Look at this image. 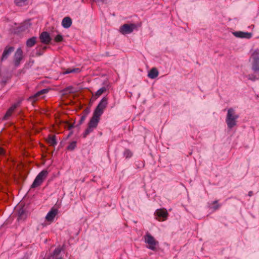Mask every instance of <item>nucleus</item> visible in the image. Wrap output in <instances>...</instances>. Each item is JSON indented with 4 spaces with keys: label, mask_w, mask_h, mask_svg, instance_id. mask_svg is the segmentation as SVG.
Returning a JSON list of instances; mask_svg holds the SVG:
<instances>
[{
    "label": "nucleus",
    "mask_w": 259,
    "mask_h": 259,
    "mask_svg": "<svg viewBox=\"0 0 259 259\" xmlns=\"http://www.w3.org/2000/svg\"><path fill=\"white\" fill-rule=\"evenodd\" d=\"M108 104V98L104 97L100 101L94 111L93 116L91 118L88 123V127L82 134V137L85 138L90 133L95 130L99 123L100 117L103 114L105 109Z\"/></svg>",
    "instance_id": "obj_1"
},
{
    "label": "nucleus",
    "mask_w": 259,
    "mask_h": 259,
    "mask_svg": "<svg viewBox=\"0 0 259 259\" xmlns=\"http://www.w3.org/2000/svg\"><path fill=\"white\" fill-rule=\"evenodd\" d=\"M239 117V115L236 113L235 110L233 108H230L228 109L226 118V123L228 128L231 129L236 125L237 119Z\"/></svg>",
    "instance_id": "obj_2"
},
{
    "label": "nucleus",
    "mask_w": 259,
    "mask_h": 259,
    "mask_svg": "<svg viewBox=\"0 0 259 259\" xmlns=\"http://www.w3.org/2000/svg\"><path fill=\"white\" fill-rule=\"evenodd\" d=\"M144 237L145 243L148 244L147 248L153 251H156L159 245L158 241L149 233H147Z\"/></svg>",
    "instance_id": "obj_3"
},
{
    "label": "nucleus",
    "mask_w": 259,
    "mask_h": 259,
    "mask_svg": "<svg viewBox=\"0 0 259 259\" xmlns=\"http://www.w3.org/2000/svg\"><path fill=\"white\" fill-rule=\"evenodd\" d=\"M48 174V171L47 170L44 169L41 171L35 178L31 186V188H35L39 186L47 177Z\"/></svg>",
    "instance_id": "obj_4"
},
{
    "label": "nucleus",
    "mask_w": 259,
    "mask_h": 259,
    "mask_svg": "<svg viewBox=\"0 0 259 259\" xmlns=\"http://www.w3.org/2000/svg\"><path fill=\"white\" fill-rule=\"evenodd\" d=\"M137 28V25L136 24H124L120 27V31L122 34H130Z\"/></svg>",
    "instance_id": "obj_5"
},
{
    "label": "nucleus",
    "mask_w": 259,
    "mask_h": 259,
    "mask_svg": "<svg viewBox=\"0 0 259 259\" xmlns=\"http://www.w3.org/2000/svg\"><path fill=\"white\" fill-rule=\"evenodd\" d=\"M23 52L21 48H19L17 49L14 55L13 62L14 66L16 67H18L20 66L21 61L23 58Z\"/></svg>",
    "instance_id": "obj_6"
},
{
    "label": "nucleus",
    "mask_w": 259,
    "mask_h": 259,
    "mask_svg": "<svg viewBox=\"0 0 259 259\" xmlns=\"http://www.w3.org/2000/svg\"><path fill=\"white\" fill-rule=\"evenodd\" d=\"M252 69L254 72H259V50H255L252 55Z\"/></svg>",
    "instance_id": "obj_7"
},
{
    "label": "nucleus",
    "mask_w": 259,
    "mask_h": 259,
    "mask_svg": "<svg viewBox=\"0 0 259 259\" xmlns=\"http://www.w3.org/2000/svg\"><path fill=\"white\" fill-rule=\"evenodd\" d=\"M31 25V24L30 20L25 21L24 22L21 23L19 26L14 29V32L15 34H19L28 29Z\"/></svg>",
    "instance_id": "obj_8"
},
{
    "label": "nucleus",
    "mask_w": 259,
    "mask_h": 259,
    "mask_svg": "<svg viewBox=\"0 0 259 259\" xmlns=\"http://www.w3.org/2000/svg\"><path fill=\"white\" fill-rule=\"evenodd\" d=\"M154 214L156 219L159 221H164L167 219L168 213L166 209H157Z\"/></svg>",
    "instance_id": "obj_9"
},
{
    "label": "nucleus",
    "mask_w": 259,
    "mask_h": 259,
    "mask_svg": "<svg viewBox=\"0 0 259 259\" xmlns=\"http://www.w3.org/2000/svg\"><path fill=\"white\" fill-rule=\"evenodd\" d=\"M15 48L13 46H10L9 45L7 46L4 50L3 53L1 57V62H3L6 60L10 56L12 53L14 51Z\"/></svg>",
    "instance_id": "obj_10"
},
{
    "label": "nucleus",
    "mask_w": 259,
    "mask_h": 259,
    "mask_svg": "<svg viewBox=\"0 0 259 259\" xmlns=\"http://www.w3.org/2000/svg\"><path fill=\"white\" fill-rule=\"evenodd\" d=\"M49 90L50 89L49 88L41 90L40 91H39L38 92L36 93L33 95L30 96L28 100V101L32 102V103H35L38 100L39 98H40L41 96L48 93Z\"/></svg>",
    "instance_id": "obj_11"
},
{
    "label": "nucleus",
    "mask_w": 259,
    "mask_h": 259,
    "mask_svg": "<svg viewBox=\"0 0 259 259\" xmlns=\"http://www.w3.org/2000/svg\"><path fill=\"white\" fill-rule=\"evenodd\" d=\"M39 39L42 44L49 45L51 43L52 40L50 33L47 31H43L39 35Z\"/></svg>",
    "instance_id": "obj_12"
},
{
    "label": "nucleus",
    "mask_w": 259,
    "mask_h": 259,
    "mask_svg": "<svg viewBox=\"0 0 259 259\" xmlns=\"http://www.w3.org/2000/svg\"><path fill=\"white\" fill-rule=\"evenodd\" d=\"M24 206L20 207L17 211L18 222L24 221L27 217V211L24 208Z\"/></svg>",
    "instance_id": "obj_13"
},
{
    "label": "nucleus",
    "mask_w": 259,
    "mask_h": 259,
    "mask_svg": "<svg viewBox=\"0 0 259 259\" xmlns=\"http://www.w3.org/2000/svg\"><path fill=\"white\" fill-rule=\"evenodd\" d=\"M233 34L236 37L238 38H247L249 39L252 36V33L251 32H243V31H234L233 32Z\"/></svg>",
    "instance_id": "obj_14"
},
{
    "label": "nucleus",
    "mask_w": 259,
    "mask_h": 259,
    "mask_svg": "<svg viewBox=\"0 0 259 259\" xmlns=\"http://www.w3.org/2000/svg\"><path fill=\"white\" fill-rule=\"evenodd\" d=\"M58 212V210L57 208L54 207L52 208L51 210L48 212L46 219L48 222H52L54 221L55 216Z\"/></svg>",
    "instance_id": "obj_15"
},
{
    "label": "nucleus",
    "mask_w": 259,
    "mask_h": 259,
    "mask_svg": "<svg viewBox=\"0 0 259 259\" xmlns=\"http://www.w3.org/2000/svg\"><path fill=\"white\" fill-rule=\"evenodd\" d=\"M72 23V20L70 17H65L62 20V25L64 28H68L71 26Z\"/></svg>",
    "instance_id": "obj_16"
},
{
    "label": "nucleus",
    "mask_w": 259,
    "mask_h": 259,
    "mask_svg": "<svg viewBox=\"0 0 259 259\" xmlns=\"http://www.w3.org/2000/svg\"><path fill=\"white\" fill-rule=\"evenodd\" d=\"M159 72L156 68H153L150 70L148 73V76L151 79H154L158 75Z\"/></svg>",
    "instance_id": "obj_17"
},
{
    "label": "nucleus",
    "mask_w": 259,
    "mask_h": 259,
    "mask_svg": "<svg viewBox=\"0 0 259 259\" xmlns=\"http://www.w3.org/2000/svg\"><path fill=\"white\" fill-rule=\"evenodd\" d=\"M36 39L37 37L36 36H33L29 38L26 42V46L28 48H31L33 47L36 44Z\"/></svg>",
    "instance_id": "obj_18"
},
{
    "label": "nucleus",
    "mask_w": 259,
    "mask_h": 259,
    "mask_svg": "<svg viewBox=\"0 0 259 259\" xmlns=\"http://www.w3.org/2000/svg\"><path fill=\"white\" fill-rule=\"evenodd\" d=\"M64 245L62 246V247H60V246L56 248L53 252L51 254L50 257H54L55 256H57L59 255L61 252L64 249ZM54 258H53L54 259Z\"/></svg>",
    "instance_id": "obj_19"
},
{
    "label": "nucleus",
    "mask_w": 259,
    "mask_h": 259,
    "mask_svg": "<svg viewBox=\"0 0 259 259\" xmlns=\"http://www.w3.org/2000/svg\"><path fill=\"white\" fill-rule=\"evenodd\" d=\"M80 72V69L78 68H68L63 72V74H67L71 73H79Z\"/></svg>",
    "instance_id": "obj_20"
},
{
    "label": "nucleus",
    "mask_w": 259,
    "mask_h": 259,
    "mask_svg": "<svg viewBox=\"0 0 259 259\" xmlns=\"http://www.w3.org/2000/svg\"><path fill=\"white\" fill-rule=\"evenodd\" d=\"M108 89V85L101 88L96 92L95 96L97 97H99L100 96L105 93Z\"/></svg>",
    "instance_id": "obj_21"
},
{
    "label": "nucleus",
    "mask_w": 259,
    "mask_h": 259,
    "mask_svg": "<svg viewBox=\"0 0 259 259\" xmlns=\"http://www.w3.org/2000/svg\"><path fill=\"white\" fill-rule=\"evenodd\" d=\"M76 147V142L74 141L69 143L66 149L68 151H72Z\"/></svg>",
    "instance_id": "obj_22"
},
{
    "label": "nucleus",
    "mask_w": 259,
    "mask_h": 259,
    "mask_svg": "<svg viewBox=\"0 0 259 259\" xmlns=\"http://www.w3.org/2000/svg\"><path fill=\"white\" fill-rule=\"evenodd\" d=\"M49 142L52 146L55 147L57 145V140L56 139V136H53L50 137L49 139Z\"/></svg>",
    "instance_id": "obj_23"
},
{
    "label": "nucleus",
    "mask_w": 259,
    "mask_h": 259,
    "mask_svg": "<svg viewBox=\"0 0 259 259\" xmlns=\"http://www.w3.org/2000/svg\"><path fill=\"white\" fill-rule=\"evenodd\" d=\"M54 40L55 42L58 43L63 41V35L61 34H58L56 36H54Z\"/></svg>",
    "instance_id": "obj_24"
},
{
    "label": "nucleus",
    "mask_w": 259,
    "mask_h": 259,
    "mask_svg": "<svg viewBox=\"0 0 259 259\" xmlns=\"http://www.w3.org/2000/svg\"><path fill=\"white\" fill-rule=\"evenodd\" d=\"M123 155L126 158H130L132 156L133 153L129 149H125L123 152Z\"/></svg>",
    "instance_id": "obj_25"
},
{
    "label": "nucleus",
    "mask_w": 259,
    "mask_h": 259,
    "mask_svg": "<svg viewBox=\"0 0 259 259\" xmlns=\"http://www.w3.org/2000/svg\"><path fill=\"white\" fill-rule=\"evenodd\" d=\"M11 114H12V112L9 110H8L7 111V112L6 113L4 116L3 117V120H7L9 118V117L11 115Z\"/></svg>",
    "instance_id": "obj_26"
},
{
    "label": "nucleus",
    "mask_w": 259,
    "mask_h": 259,
    "mask_svg": "<svg viewBox=\"0 0 259 259\" xmlns=\"http://www.w3.org/2000/svg\"><path fill=\"white\" fill-rule=\"evenodd\" d=\"M7 155L6 150L4 148L0 147V156H6Z\"/></svg>",
    "instance_id": "obj_27"
},
{
    "label": "nucleus",
    "mask_w": 259,
    "mask_h": 259,
    "mask_svg": "<svg viewBox=\"0 0 259 259\" xmlns=\"http://www.w3.org/2000/svg\"><path fill=\"white\" fill-rule=\"evenodd\" d=\"M90 112V109L89 108H86L84 109L82 112L83 115L82 116H84V117L86 118Z\"/></svg>",
    "instance_id": "obj_28"
},
{
    "label": "nucleus",
    "mask_w": 259,
    "mask_h": 259,
    "mask_svg": "<svg viewBox=\"0 0 259 259\" xmlns=\"http://www.w3.org/2000/svg\"><path fill=\"white\" fill-rule=\"evenodd\" d=\"M44 51L41 49H39L38 50H36V56H42L43 54H44Z\"/></svg>",
    "instance_id": "obj_29"
},
{
    "label": "nucleus",
    "mask_w": 259,
    "mask_h": 259,
    "mask_svg": "<svg viewBox=\"0 0 259 259\" xmlns=\"http://www.w3.org/2000/svg\"><path fill=\"white\" fill-rule=\"evenodd\" d=\"M248 79L251 80L252 81H255L257 79L256 76L254 74H249L248 75Z\"/></svg>",
    "instance_id": "obj_30"
},
{
    "label": "nucleus",
    "mask_w": 259,
    "mask_h": 259,
    "mask_svg": "<svg viewBox=\"0 0 259 259\" xmlns=\"http://www.w3.org/2000/svg\"><path fill=\"white\" fill-rule=\"evenodd\" d=\"M17 105L14 104L9 108V110L12 113V112L16 108Z\"/></svg>",
    "instance_id": "obj_31"
},
{
    "label": "nucleus",
    "mask_w": 259,
    "mask_h": 259,
    "mask_svg": "<svg viewBox=\"0 0 259 259\" xmlns=\"http://www.w3.org/2000/svg\"><path fill=\"white\" fill-rule=\"evenodd\" d=\"M74 127H75V125H74V123L69 125L68 127V130L69 131H71Z\"/></svg>",
    "instance_id": "obj_32"
},
{
    "label": "nucleus",
    "mask_w": 259,
    "mask_h": 259,
    "mask_svg": "<svg viewBox=\"0 0 259 259\" xmlns=\"http://www.w3.org/2000/svg\"><path fill=\"white\" fill-rule=\"evenodd\" d=\"M84 116H81L79 120V124H82L85 119Z\"/></svg>",
    "instance_id": "obj_33"
},
{
    "label": "nucleus",
    "mask_w": 259,
    "mask_h": 259,
    "mask_svg": "<svg viewBox=\"0 0 259 259\" xmlns=\"http://www.w3.org/2000/svg\"><path fill=\"white\" fill-rule=\"evenodd\" d=\"M220 204H217L213 206V208L214 210H217L220 207Z\"/></svg>",
    "instance_id": "obj_34"
},
{
    "label": "nucleus",
    "mask_w": 259,
    "mask_h": 259,
    "mask_svg": "<svg viewBox=\"0 0 259 259\" xmlns=\"http://www.w3.org/2000/svg\"><path fill=\"white\" fill-rule=\"evenodd\" d=\"M253 195V192L251 191H250L248 192V196H249V197H251Z\"/></svg>",
    "instance_id": "obj_35"
},
{
    "label": "nucleus",
    "mask_w": 259,
    "mask_h": 259,
    "mask_svg": "<svg viewBox=\"0 0 259 259\" xmlns=\"http://www.w3.org/2000/svg\"><path fill=\"white\" fill-rule=\"evenodd\" d=\"M72 89V87L71 86H69L65 89V91H67L69 90V89Z\"/></svg>",
    "instance_id": "obj_36"
},
{
    "label": "nucleus",
    "mask_w": 259,
    "mask_h": 259,
    "mask_svg": "<svg viewBox=\"0 0 259 259\" xmlns=\"http://www.w3.org/2000/svg\"><path fill=\"white\" fill-rule=\"evenodd\" d=\"M48 48L47 46H44L41 48V49L44 51V52L45 51V50Z\"/></svg>",
    "instance_id": "obj_37"
},
{
    "label": "nucleus",
    "mask_w": 259,
    "mask_h": 259,
    "mask_svg": "<svg viewBox=\"0 0 259 259\" xmlns=\"http://www.w3.org/2000/svg\"><path fill=\"white\" fill-rule=\"evenodd\" d=\"M96 2H98V3H103L104 0H94Z\"/></svg>",
    "instance_id": "obj_38"
},
{
    "label": "nucleus",
    "mask_w": 259,
    "mask_h": 259,
    "mask_svg": "<svg viewBox=\"0 0 259 259\" xmlns=\"http://www.w3.org/2000/svg\"><path fill=\"white\" fill-rule=\"evenodd\" d=\"M72 134H73V131H71L69 132V134H68V137H69V136H70Z\"/></svg>",
    "instance_id": "obj_39"
},
{
    "label": "nucleus",
    "mask_w": 259,
    "mask_h": 259,
    "mask_svg": "<svg viewBox=\"0 0 259 259\" xmlns=\"http://www.w3.org/2000/svg\"><path fill=\"white\" fill-rule=\"evenodd\" d=\"M54 259H64V258L63 257H55Z\"/></svg>",
    "instance_id": "obj_40"
},
{
    "label": "nucleus",
    "mask_w": 259,
    "mask_h": 259,
    "mask_svg": "<svg viewBox=\"0 0 259 259\" xmlns=\"http://www.w3.org/2000/svg\"><path fill=\"white\" fill-rule=\"evenodd\" d=\"M81 124H79V121L78 122V123L75 125V127H79Z\"/></svg>",
    "instance_id": "obj_41"
},
{
    "label": "nucleus",
    "mask_w": 259,
    "mask_h": 259,
    "mask_svg": "<svg viewBox=\"0 0 259 259\" xmlns=\"http://www.w3.org/2000/svg\"><path fill=\"white\" fill-rule=\"evenodd\" d=\"M218 203V201L217 200H215L213 202V204H215V203Z\"/></svg>",
    "instance_id": "obj_42"
},
{
    "label": "nucleus",
    "mask_w": 259,
    "mask_h": 259,
    "mask_svg": "<svg viewBox=\"0 0 259 259\" xmlns=\"http://www.w3.org/2000/svg\"><path fill=\"white\" fill-rule=\"evenodd\" d=\"M2 82H3L4 84H6V80H3V81H2Z\"/></svg>",
    "instance_id": "obj_43"
}]
</instances>
